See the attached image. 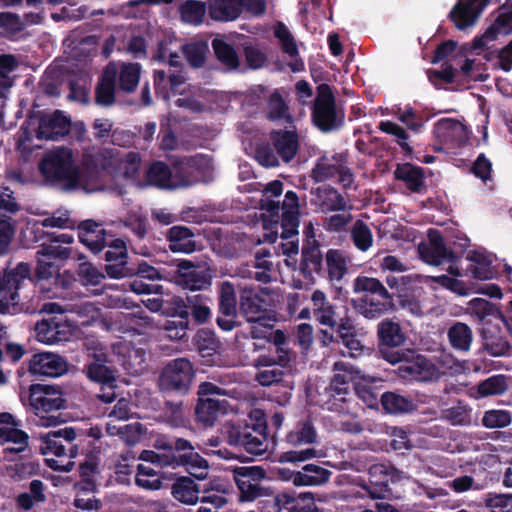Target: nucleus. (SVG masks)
<instances>
[{
	"label": "nucleus",
	"mask_w": 512,
	"mask_h": 512,
	"mask_svg": "<svg viewBox=\"0 0 512 512\" xmlns=\"http://www.w3.org/2000/svg\"><path fill=\"white\" fill-rule=\"evenodd\" d=\"M155 446L160 450L159 452L144 450L139 458L160 467L184 466L190 475L199 480L208 476V461L194 451V446L188 440L177 438L170 443L157 440Z\"/></svg>",
	"instance_id": "1"
},
{
	"label": "nucleus",
	"mask_w": 512,
	"mask_h": 512,
	"mask_svg": "<svg viewBox=\"0 0 512 512\" xmlns=\"http://www.w3.org/2000/svg\"><path fill=\"white\" fill-rule=\"evenodd\" d=\"M40 170L47 179L63 182L69 189H82L92 193L102 188L101 185L94 183V170L88 167L80 170L75 164L72 151L68 148L61 147L49 152L41 162Z\"/></svg>",
	"instance_id": "2"
},
{
	"label": "nucleus",
	"mask_w": 512,
	"mask_h": 512,
	"mask_svg": "<svg viewBox=\"0 0 512 512\" xmlns=\"http://www.w3.org/2000/svg\"><path fill=\"white\" fill-rule=\"evenodd\" d=\"M99 167L102 169V172L94 170V175L96 176L94 183L101 185V190H104L105 185L103 181L106 177H110L115 182V186L111 187V189L122 193L124 185L137 182L141 169V157L139 153L133 151L123 153L117 148L105 150L95 160V168Z\"/></svg>",
	"instance_id": "3"
},
{
	"label": "nucleus",
	"mask_w": 512,
	"mask_h": 512,
	"mask_svg": "<svg viewBox=\"0 0 512 512\" xmlns=\"http://www.w3.org/2000/svg\"><path fill=\"white\" fill-rule=\"evenodd\" d=\"M77 436V431L72 427H66L58 431L48 432L40 436V450L42 454L46 456H55V458H46V463L50 468L65 472L72 470L74 462L71 459L78 455V447L76 445H71L67 454L66 448L60 439L62 438L68 442H72L77 438Z\"/></svg>",
	"instance_id": "4"
},
{
	"label": "nucleus",
	"mask_w": 512,
	"mask_h": 512,
	"mask_svg": "<svg viewBox=\"0 0 512 512\" xmlns=\"http://www.w3.org/2000/svg\"><path fill=\"white\" fill-rule=\"evenodd\" d=\"M299 226V205L295 192L288 191L282 203L281 239L279 254L286 257L285 263L288 267L295 268L297 265Z\"/></svg>",
	"instance_id": "5"
},
{
	"label": "nucleus",
	"mask_w": 512,
	"mask_h": 512,
	"mask_svg": "<svg viewBox=\"0 0 512 512\" xmlns=\"http://www.w3.org/2000/svg\"><path fill=\"white\" fill-rule=\"evenodd\" d=\"M29 404L39 418L38 425L52 427L59 423V417L49 415L65 407L63 393L52 385L35 384L29 389Z\"/></svg>",
	"instance_id": "6"
},
{
	"label": "nucleus",
	"mask_w": 512,
	"mask_h": 512,
	"mask_svg": "<svg viewBox=\"0 0 512 512\" xmlns=\"http://www.w3.org/2000/svg\"><path fill=\"white\" fill-rule=\"evenodd\" d=\"M382 357L391 364L400 363L398 374L404 380L432 381L440 376V372L422 355L400 352L380 351Z\"/></svg>",
	"instance_id": "7"
},
{
	"label": "nucleus",
	"mask_w": 512,
	"mask_h": 512,
	"mask_svg": "<svg viewBox=\"0 0 512 512\" xmlns=\"http://www.w3.org/2000/svg\"><path fill=\"white\" fill-rule=\"evenodd\" d=\"M73 242L74 238L71 234L61 233L54 236L49 244L42 245L41 249L37 251V276L40 289H44L41 281L48 280L57 273L54 261L66 260L72 256L73 250L68 245Z\"/></svg>",
	"instance_id": "8"
},
{
	"label": "nucleus",
	"mask_w": 512,
	"mask_h": 512,
	"mask_svg": "<svg viewBox=\"0 0 512 512\" xmlns=\"http://www.w3.org/2000/svg\"><path fill=\"white\" fill-rule=\"evenodd\" d=\"M271 140L276 153L267 145L260 146L256 151V159L261 165L273 167L278 165L279 157L284 162L294 158L298 150V138L293 131H274L271 133Z\"/></svg>",
	"instance_id": "9"
},
{
	"label": "nucleus",
	"mask_w": 512,
	"mask_h": 512,
	"mask_svg": "<svg viewBox=\"0 0 512 512\" xmlns=\"http://www.w3.org/2000/svg\"><path fill=\"white\" fill-rule=\"evenodd\" d=\"M208 14L212 20L229 22L243 14L261 15L265 12L264 0H207Z\"/></svg>",
	"instance_id": "10"
},
{
	"label": "nucleus",
	"mask_w": 512,
	"mask_h": 512,
	"mask_svg": "<svg viewBox=\"0 0 512 512\" xmlns=\"http://www.w3.org/2000/svg\"><path fill=\"white\" fill-rule=\"evenodd\" d=\"M194 374L193 365L188 359H174L163 368L159 386L165 391L186 393L191 386Z\"/></svg>",
	"instance_id": "11"
},
{
	"label": "nucleus",
	"mask_w": 512,
	"mask_h": 512,
	"mask_svg": "<svg viewBox=\"0 0 512 512\" xmlns=\"http://www.w3.org/2000/svg\"><path fill=\"white\" fill-rule=\"evenodd\" d=\"M311 178L315 182L336 178L343 187H350L353 183V175L341 154L323 155L318 158L311 171Z\"/></svg>",
	"instance_id": "12"
},
{
	"label": "nucleus",
	"mask_w": 512,
	"mask_h": 512,
	"mask_svg": "<svg viewBox=\"0 0 512 512\" xmlns=\"http://www.w3.org/2000/svg\"><path fill=\"white\" fill-rule=\"evenodd\" d=\"M76 327L66 316H52L36 324V339L47 345L69 341L75 334Z\"/></svg>",
	"instance_id": "13"
},
{
	"label": "nucleus",
	"mask_w": 512,
	"mask_h": 512,
	"mask_svg": "<svg viewBox=\"0 0 512 512\" xmlns=\"http://www.w3.org/2000/svg\"><path fill=\"white\" fill-rule=\"evenodd\" d=\"M283 191V185L280 181H273L269 183L263 190L261 198V210L264 217V229L267 231L264 234L265 241L275 242L278 233V215L282 210L279 201H274L273 197H279Z\"/></svg>",
	"instance_id": "14"
},
{
	"label": "nucleus",
	"mask_w": 512,
	"mask_h": 512,
	"mask_svg": "<svg viewBox=\"0 0 512 512\" xmlns=\"http://www.w3.org/2000/svg\"><path fill=\"white\" fill-rule=\"evenodd\" d=\"M111 361L120 364L129 374L137 375L145 368L146 352L142 347H135L132 340L121 338L111 345Z\"/></svg>",
	"instance_id": "15"
},
{
	"label": "nucleus",
	"mask_w": 512,
	"mask_h": 512,
	"mask_svg": "<svg viewBox=\"0 0 512 512\" xmlns=\"http://www.w3.org/2000/svg\"><path fill=\"white\" fill-rule=\"evenodd\" d=\"M30 276V268L25 263H19L16 268L0 276V313L15 306L19 300V289L22 282Z\"/></svg>",
	"instance_id": "16"
},
{
	"label": "nucleus",
	"mask_w": 512,
	"mask_h": 512,
	"mask_svg": "<svg viewBox=\"0 0 512 512\" xmlns=\"http://www.w3.org/2000/svg\"><path fill=\"white\" fill-rule=\"evenodd\" d=\"M233 474L241 500L253 501L266 495V490L260 484L265 478V471L261 467H237Z\"/></svg>",
	"instance_id": "17"
},
{
	"label": "nucleus",
	"mask_w": 512,
	"mask_h": 512,
	"mask_svg": "<svg viewBox=\"0 0 512 512\" xmlns=\"http://www.w3.org/2000/svg\"><path fill=\"white\" fill-rule=\"evenodd\" d=\"M338 113L335 107L334 97L327 85L318 88V94L313 109V120L323 131H329L336 127Z\"/></svg>",
	"instance_id": "18"
},
{
	"label": "nucleus",
	"mask_w": 512,
	"mask_h": 512,
	"mask_svg": "<svg viewBox=\"0 0 512 512\" xmlns=\"http://www.w3.org/2000/svg\"><path fill=\"white\" fill-rule=\"evenodd\" d=\"M418 254L425 263L434 266L453 259V253L446 248L440 233L434 229H430L427 239L419 243Z\"/></svg>",
	"instance_id": "19"
},
{
	"label": "nucleus",
	"mask_w": 512,
	"mask_h": 512,
	"mask_svg": "<svg viewBox=\"0 0 512 512\" xmlns=\"http://www.w3.org/2000/svg\"><path fill=\"white\" fill-rule=\"evenodd\" d=\"M0 442L7 444L6 451L15 453L23 452L28 446V435L9 413L0 414Z\"/></svg>",
	"instance_id": "20"
},
{
	"label": "nucleus",
	"mask_w": 512,
	"mask_h": 512,
	"mask_svg": "<svg viewBox=\"0 0 512 512\" xmlns=\"http://www.w3.org/2000/svg\"><path fill=\"white\" fill-rule=\"evenodd\" d=\"M67 369V362L52 352L37 353L29 361V372L37 376L58 377Z\"/></svg>",
	"instance_id": "21"
},
{
	"label": "nucleus",
	"mask_w": 512,
	"mask_h": 512,
	"mask_svg": "<svg viewBox=\"0 0 512 512\" xmlns=\"http://www.w3.org/2000/svg\"><path fill=\"white\" fill-rule=\"evenodd\" d=\"M168 83L170 85V92L163 96L164 99L179 95L180 97L175 100L176 106L185 108L191 112H202L204 110V104L195 99L191 87L185 83L181 75L171 74Z\"/></svg>",
	"instance_id": "22"
},
{
	"label": "nucleus",
	"mask_w": 512,
	"mask_h": 512,
	"mask_svg": "<svg viewBox=\"0 0 512 512\" xmlns=\"http://www.w3.org/2000/svg\"><path fill=\"white\" fill-rule=\"evenodd\" d=\"M175 282L185 289L201 290L210 284L209 275L204 268L196 267L189 261L177 265Z\"/></svg>",
	"instance_id": "23"
},
{
	"label": "nucleus",
	"mask_w": 512,
	"mask_h": 512,
	"mask_svg": "<svg viewBox=\"0 0 512 512\" xmlns=\"http://www.w3.org/2000/svg\"><path fill=\"white\" fill-rule=\"evenodd\" d=\"M275 512H319L311 492H303L293 496L287 492L279 493L274 498Z\"/></svg>",
	"instance_id": "24"
},
{
	"label": "nucleus",
	"mask_w": 512,
	"mask_h": 512,
	"mask_svg": "<svg viewBox=\"0 0 512 512\" xmlns=\"http://www.w3.org/2000/svg\"><path fill=\"white\" fill-rule=\"evenodd\" d=\"M490 0H460L450 12L452 21L458 29L474 25Z\"/></svg>",
	"instance_id": "25"
},
{
	"label": "nucleus",
	"mask_w": 512,
	"mask_h": 512,
	"mask_svg": "<svg viewBox=\"0 0 512 512\" xmlns=\"http://www.w3.org/2000/svg\"><path fill=\"white\" fill-rule=\"evenodd\" d=\"M311 204L323 213L350 208L347 200L336 189L329 186L316 188L312 192Z\"/></svg>",
	"instance_id": "26"
},
{
	"label": "nucleus",
	"mask_w": 512,
	"mask_h": 512,
	"mask_svg": "<svg viewBox=\"0 0 512 512\" xmlns=\"http://www.w3.org/2000/svg\"><path fill=\"white\" fill-rule=\"evenodd\" d=\"M469 130L459 120L443 118L434 127L435 137L442 143L460 145L468 140Z\"/></svg>",
	"instance_id": "27"
},
{
	"label": "nucleus",
	"mask_w": 512,
	"mask_h": 512,
	"mask_svg": "<svg viewBox=\"0 0 512 512\" xmlns=\"http://www.w3.org/2000/svg\"><path fill=\"white\" fill-rule=\"evenodd\" d=\"M70 119L62 112L56 111L41 117L37 130V137L45 140H56L68 133Z\"/></svg>",
	"instance_id": "28"
},
{
	"label": "nucleus",
	"mask_w": 512,
	"mask_h": 512,
	"mask_svg": "<svg viewBox=\"0 0 512 512\" xmlns=\"http://www.w3.org/2000/svg\"><path fill=\"white\" fill-rule=\"evenodd\" d=\"M229 443L235 446H242L245 450L254 455H262L268 449L266 436L256 430L239 433L232 429L229 432Z\"/></svg>",
	"instance_id": "29"
},
{
	"label": "nucleus",
	"mask_w": 512,
	"mask_h": 512,
	"mask_svg": "<svg viewBox=\"0 0 512 512\" xmlns=\"http://www.w3.org/2000/svg\"><path fill=\"white\" fill-rule=\"evenodd\" d=\"M467 260L470 262L469 270L472 275L480 280L491 279L495 275L493 262L495 256L483 248L471 250L467 253Z\"/></svg>",
	"instance_id": "30"
},
{
	"label": "nucleus",
	"mask_w": 512,
	"mask_h": 512,
	"mask_svg": "<svg viewBox=\"0 0 512 512\" xmlns=\"http://www.w3.org/2000/svg\"><path fill=\"white\" fill-rule=\"evenodd\" d=\"M79 240L93 252L101 251L107 241V233L101 224L85 220L79 224Z\"/></svg>",
	"instance_id": "31"
},
{
	"label": "nucleus",
	"mask_w": 512,
	"mask_h": 512,
	"mask_svg": "<svg viewBox=\"0 0 512 512\" xmlns=\"http://www.w3.org/2000/svg\"><path fill=\"white\" fill-rule=\"evenodd\" d=\"M512 32V12L501 13L494 23L481 35L473 41L474 50L482 49L494 41L499 35H507Z\"/></svg>",
	"instance_id": "32"
},
{
	"label": "nucleus",
	"mask_w": 512,
	"mask_h": 512,
	"mask_svg": "<svg viewBox=\"0 0 512 512\" xmlns=\"http://www.w3.org/2000/svg\"><path fill=\"white\" fill-rule=\"evenodd\" d=\"M229 404L226 400L215 398H199L196 406V417L205 426H211L217 418L228 411Z\"/></svg>",
	"instance_id": "33"
},
{
	"label": "nucleus",
	"mask_w": 512,
	"mask_h": 512,
	"mask_svg": "<svg viewBox=\"0 0 512 512\" xmlns=\"http://www.w3.org/2000/svg\"><path fill=\"white\" fill-rule=\"evenodd\" d=\"M331 472L315 465L306 464L301 470L292 472L289 479L295 486H317L327 482Z\"/></svg>",
	"instance_id": "34"
},
{
	"label": "nucleus",
	"mask_w": 512,
	"mask_h": 512,
	"mask_svg": "<svg viewBox=\"0 0 512 512\" xmlns=\"http://www.w3.org/2000/svg\"><path fill=\"white\" fill-rule=\"evenodd\" d=\"M107 66H114L115 79L118 78L119 88L125 92H132L139 83L141 67L138 63L115 62Z\"/></svg>",
	"instance_id": "35"
},
{
	"label": "nucleus",
	"mask_w": 512,
	"mask_h": 512,
	"mask_svg": "<svg viewBox=\"0 0 512 512\" xmlns=\"http://www.w3.org/2000/svg\"><path fill=\"white\" fill-rule=\"evenodd\" d=\"M169 248L176 253H191L196 250L194 233L185 226H173L167 234Z\"/></svg>",
	"instance_id": "36"
},
{
	"label": "nucleus",
	"mask_w": 512,
	"mask_h": 512,
	"mask_svg": "<svg viewBox=\"0 0 512 512\" xmlns=\"http://www.w3.org/2000/svg\"><path fill=\"white\" fill-rule=\"evenodd\" d=\"M335 375L331 381V388L338 394H345L348 390L350 382L359 381L363 375L359 370L345 362H336L334 365Z\"/></svg>",
	"instance_id": "37"
},
{
	"label": "nucleus",
	"mask_w": 512,
	"mask_h": 512,
	"mask_svg": "<svg viewBox=\"0 0 512 512\" xmlns=\"http://www.w3.org/2000/svg\"><path fill=\"white\" fill-rule=\"evenodd\" d=\"M401 280L403 282H417L420 284H425L430 286L431 288H434L433 283H437L441 285L442 287L451 290L454 293H457L461 296L467 295V289L464 285V283L456 278L448 277L447 275H440V276H422V275H415V276H403L401 277Z\"/></svg>",
	"instance_id": "38"
},
{
	"label": "nucleus",
	"mask_w": 512,
	"mask_h": 512,
	"mask_svg": "<svg viewBox=\"0 0 512 512\" xmlns=\"http://www.w3.org/2000/svg\"><path fill=\"white\" fill-rule=\"evenodd\" d=\"M313 313L316 320L325 326L334 327L337 324L336 312L321 290H315L311 296Z\"/></svg>",
	"instance_id": "39"
},
{
	"label": "nucleus",
	"mask_w": 512,
	"mask_h": 512,
	"mask_svg": "<svg viewBox=\"0 0 512 512\" xmlns=\"http://www.w3.org/2000/svg\"><path fill=\"white\" fill-rule=\"evenodd\" d=\"M240 308L246 315L247 320L253 323L251 327V335L253 338H264L271 333V325L266 323L267 320L261 316L255 315L258 311V307L250 302L249 297L244 295L241 297Z\"/></svg>",
	"instance_id": "40"
},
{
	"label": "nucleus",
	"mask_w": 512,
	"mask_h": 512,
	"mask_svg": "<svg viewBox=\"0 0 512 512\" xmlns=\"http://www.w3.org/2000/svg\"><path fill=\"white\" fill-rule=\"evenodd\" d=\"M199 486L187 476L180 477L171 487L172 496L186 505H194L199 500Z\"/></svg>",
	"instance_id": "41"
},
{
	"label": "nucleus",
	"mask_w": 512,
	"mask_h": 512,
	"mask_svg": "<svg viewBox=\"0 0 512 512\" xmlns=\"http://www.w3.org/2000/svg\"><path fill=\"white\" fill-rule=\"evenodd\" d=\"M378 337L384 350L388 351L390 347H398L405 342V334L397 322L386 319L378 325ZM383 348L381 349V351Z\"/></svg>",
	"instance_id": "42"
},
{
	"label": "nucleus",
	"mask_w": 512,
	"mask_h": 512,
	"mask_svg": "<svg viewBox=\"0 0 512 512\" xmlns=\"http://www.w3.org/2000/svg\"><path fill=\"white\" fill-rule=\"evenodd\" d=\"M147 179L150 184L165 188V189H175L180 186H185V183L177 182L171 174L169 167L163 162H154L148 172Z\"/></svg>",
	"instance_id": "43"
},
{
	"label": "nucleus",
	"mask_w": 512,
	"mask_h": 512,
	"mask_svg": "<svg viewBox=\"0 0 512 512\" xmlns=\"http://www.w3.org/2000/svg\"><path fill=\"white\" fill-rule=\"evenodd\" d=\"M106 429L109 435H118L128 445L138 443L147 432L146 428L139 422L125 425H115L108 422Z\"/></svg>",
	"instance_id": "44"
},
{
	"label": "nucleus",
	"mask_w": 512,
	"mask_h": 512,
	"mask_svg": "<svg viewBox=\"0 0 512 512\" xmlns=\"http://www.w3.org/2000/svg\"><path fill=\"white\" fill-rule=\"evenodd\" d=\"M379 236L386 240L413 242L416 232L405 226L399 225L395 220L389 219L379 225Z\"/></svg>",
	"instance_id": "45"
},
{
	"label": "nucleus",
	"mask_w": 512,
	"mask_h": 512,
	"mask_svg": "<svg viewBox=\"0 0 512 512\" xmlns=\"http://www.w3.org/2000/svg\"><path fill=\"white\" fill-rule=\"evenodd\" d=\"M383 409L390 414H402L414 411L417 408L411 399L395 392H386L381 396Z\"/></svg>",
	"instance_id": "46"
},
{
	"label": "nucleus",
	"mask_w": 512,
	"mask_h": 512,
	"mask_svg": "<svg viewBox=\"0 0 512 512\" xmlns=\"http://www.w3.org/2000/svg\"><path fill=\"white\" fill-rule=\"evenodd\" d=\"M115 94V69L107 66L96 89V101L101 105H111Z\"/></svg>",
	"instance_id": "47"
},
{
	"label": "nucleus",
	"mask_w": 512,
	"mask_h": 512,
	"mask_svg": "<svg viewBox=\"0 0 512 512\" xmlns=\"http://www.w3.org/2000/svg\"><path fill=\"white\" fill-rule=\"evenodd\" d=\"M328 276L331 281H341L348 271V261L342 251L330 249L325 256Z\"/></svg>",
	"instance_id": "48"
},
{
	"label": "nucleus",
	"mask_w": 512,
	"mask_h": 512,
	"mask_svg": "<svg viewBox=\"0 0 512 512\" xmlns=\"http://www.w3.org/2000/svg\"><path fill=\"white\" fill-rule=\"evenodd\" d=\"M448 338L453 348L468 351L473 340V332L467 324L456 322L449 328Z\"/></svg>",
	"instance_id": "49"
},
{
	"label": "nucleus",
	"mask_w": 512,
	"mask_h": 512,
	"mask_svg": "<svg viewBox=\"0 0 512 512\" xmlns=\"http://www.w3.org/2000/svg\"><path fill=\"white\" fill-rule=\"evenodd\" d=\"M371 483L386 487L389 482H397L404 478L402 472L384 464H374L369 468Z\"/></svg>",
	"instance_id": "50"
},
{
	"label": "nucleus",
	"mask_w": 512,
	"mask_h": 512,
	"mask_svg": "<svg viewBox=\"0 0 512 512\" xmlns=\"http://www.w3.org/2000/svg\"><path fill=\"white\" fill-rule=\"evenodd\" d=\"M115 319L124 318L125 325H119L115 329L125 330L127 332L134 331L137 334H145L148 330L154 328V324L151 322L148 316L135 315V314H121L115 313L113 316Z\"/></svg>",
	"instance_id": "51"
},
{
	"label": "nucleus",
	"mask_w": 512,
	"mask_h": 512,
	"mask_svg": "<svg viewBox=\"0 0 512 512\" xmlns=\"http://www.w3.org/2000/svg\"><path fill=\"white\" fill-rule=\"evenodd\" d=\"M353 292L356 294L371 293L383 299H390V294L384 285L378 279L367 276H358L354 279Z\"/></svg>",
	"instance_id": "52"
},
{
	"label": "nucleus",
	"mask_w": 512,
	"mask_h": 512,
	"mask_svg": "<svg viewBox=\"0 0 512 512\" xmlns=\"http://www.w3.org/2000/svg\"><path fill=\"white\" fill-rule=\"evenodd\" d=\"M206 11H208V5L197 0H187L180 7L181 19L193 25L203 22Z\"/></svg>",
	"instance_id": "53"
},
{
	"label": "nucleus",
	"mask_w": 512,
	"mask_h": 512,
	"mask_svg": "<svg viewBox=\"0 0 512 512\" xmlns=\"http://www.w3.org/2000/svg\"><path fill=\"white\" fill-rule=\"evenodd\" d=\"M374 382V378L363 374L355 385L358 397L367 405V407L372 409L378 407V392L373 386Z\"/></svg>",
	"instance_id": "54"
},
{
	"label": "nucleus",
	"mask_w": 512,
	"mask_h": 512,
	"mask_svg": "<svg viewBox=\"0 0 512 512\" xmlns=\"http://www.w3.org/2000/svg\"><path fill=\"white\" fill-rule=\"evenodd\" d=\"M212 47L218 60L226 66L227 69H235L238 67V55L229 43L221 38H216L212 42Z\"/></svg>",
	"instance_id": "55"
},
{
	"label": "nucleus",
	"mask_w": 512,
	"mask_h": 512,
	"mask_svg": "<svg viewBox=\"0 0 512 512\" xmlns=\"http://www.w3.org/2000/svg\"><path fill=\"white\" fill-rule=\"evenodd\" d=\"M395 177L404 181L413 191H418L423 184L421 169L408 163L398 165L395 170Z\"/></svg>",
	"instance_id": "56"
},
{
	"label": "nucleus",
	"mask_w": 512,
	"mask_h": 512,
	"mask_svg": "<svg viewBox=\"0 0 512 512\" xmlns=\"http://www.w3.org/2000/svg\"><path fill=\"white\" fill-rule=\"evenodd\" d=\"M236 294L234 285L231 282L224 281L220 287V311L224 316L234 317L236 314Z\"/></svg>",
	"instance_id": "57"
},
{
	"label": "nucleus",
	"mask_w": 512,
	"mask_h": 512,
	"mask_svg": "<svg viewBox=\"0 0 512 512\" xmlns=\"http://www.w3.org/2000/svg\"><path fill=\"white\" fill-rule=\"evenodd\" d=\"M267 116L273 121L291 122L292 120L288 107L278 92L272 93L269 97Z\"/></svg>",
	"instance_id": "58"
},
{
	"label": "nucleus",
	"mask_w": 512,
	"mask_h": 512,
	"mask_svg": "<svg viewBox=\"0 0 512 512\" xmlns=\"http://www.w3.org/2000/svg\"><path fill=\"white\" fill-rule=\"evenodd\" d=\"M182 49L187 61L193 67H200L204 63L208 44L206 41L197 40L187 43Z\"/></svg>",
	"instance_id": "59"
},
{
	"label": "nucleus",
	"mask_w": 512,
	"mask_h": 512,
	"mask_svg": "<svg viewBox=\"0 0 512 512\" xmlns=\"http://www.w3.org/2000/svg\"><path fill=\"white\" fill-rule=\"evenodd\" d=\"M507 383L503 375L491 376L477 387V397L499 395L506 391Z\"/></svg>",
	"instance_id": "60"
},
{
	"label": "nucleus",
	"mask_w": 512,
	"mask_h": 512,
	"mask_svg": "<svg viewBox=\"0 0 512 512\" xmlns=\"http://www.w3.org/2000/svg\"><path fill=\"white\" fill-rule=\"evenodd\" d=\"M316 440V431L313 426L308 423H302L296 426L288 435L287 441L291 445L311 444Z\"/></svg>",
	"instance_id": "61"
},
{
	"label": "nucleus",
	"mask_w": 512,
	"mask_h": 512,
	"mask_svg": "<svg viewBox=\"0 0 512 512\" xmlns=\"http://www.w3.org/2000/svg\"><path fill=\"white\" fill-rule=\"evenodd\" d=\"M135 481L138 486L148 490H157L162 484L157 472L143 464L138 465Z\"/></svg>",
	"instance_id": "62"
},
{
	"label": "nucleus",
	"mask_w": 512,
	"mask_h": 512,
	"mask_svg": "<svg viewBox=\"0 0 512 512\" xmlns=\"http://www.w3.org/2000/svg\"><path fill=\"white\" fill-rule=\"evenodd\" d=\"M354 245L361 251H367L373 244V235L369 227L362 221H356L351 230Z\"/></svg>",
	"instance_id": "63"
},
{
	"label": "nucleus",
	"mask_w": 512,
	"mask_h": 512,
	"mask_svg": "<svg viewBox=\"0 0 512 512\" xmlns=\"http://www.w3.org/2000/svg\"><path fill=\"white\" fill-rule=\"evenodd\" d=\"M490 512H512V495L487 494L484 499Z\"/></svg>",
	"instance_id": "64"
}]
</instances>
